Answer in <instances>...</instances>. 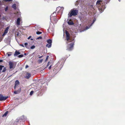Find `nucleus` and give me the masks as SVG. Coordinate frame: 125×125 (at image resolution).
<instances>
[{"label":"nucleus","mask_w":125,"mask_h":125,"mask_svg":"<svg viewBox=\"0 0 125 125\" xmlns=\"http://www.w3.org/2000/svg\"><path fill=\"white\" fill-rule=\"evenodd\" d=\"M78 13V11L77 10L72 9L68 14V17H71L73 16H76L77 15Z\"/></svg>","instance_id":"obj_1"},{"label":"nucleus","mask_w":125,"mask_h":125,"mask_svg":"<svg viewBox=\"0 0 125 125\" xmlns=\"http://www.w3.org/2000/svg\"><path fill=\"white\" fill-rule=\"evenodd\" d=\"M74 45V42H72L70 43L68 45L66 50L69 51L72 50L73 49Z\"/></svg>","instance_id":"obj_2"},{"label":"nucleus","mask_w":125,"mask_h":125,"mask_svg":"<svg viewBox=\"0 0 125 125\" xmlns=\"http://www.w3.org/2000/svg\"><path fill=\"white\" fill-rule=\"evenodd\" d=\"M9 68L13 69L15 67L16 64L13 62L9 61L8 62Z\"/></svg>","instance_id":"obj_3"},{"label":"nucleus","mask_w":125,"mask_h":125,"mask_svg":"<svg viewBox=\"0 0 125 125\" xmlns=\"http://www.w3.org/2000/svg\"><path fill=\"white\" fill-rule=\"evenodd\" d=\"M8 98V96L6 97L3 96L1 94L0 95V101H2L6 100Z\"/></svg>","instance_id":"obj_4"},{"label":"nucleus","mask_w":125,"mask_h":125,"mask_svg":"<svg viewBox=\"0 0 125 125\" xmlns=\"http://www.w3.org/2000/svg\"><path fill=\"white\" fill-rule=\"evenodd\" d=\"M9 27H7L6 28L2 36H4L8 32V30L9 29Z\"/></svg>","instance_id":"obj_5"},{"label":"nucleus","mask_w":125,"mask_h":125,"mask_svg":"<svg viewBox=\"0 0 125 125\" xmlns=\"http://www.w3.org/2000/svg\"><path fill=\"white\" fill-rule=\"evenodd\" d=\"M20 84V82L18 80H16L15 82V85L14 86V89H16V87L18 85Z\"/></svg>","instance_id":"obj_6"},{"label":"nucleus","mask_w":125,"mask_h":125,"mask_svg":"<svg viewBox=\"0 0 125 125\" xmlns=\"http://www.w3.org/2000/svg\"><path fill=\"white\" fill-rule=\"evenodd\" d=\"M66 40L67 41H68L69 40L70 38V34L69 33L67 32H66Z\"/></svg>","instance_id":"obj_7"},{"label":"nucleus","mask_w":125,"mask_h":125,"mask_svg":"<svg viewBox=\"0 0 125 125\" xmlns=\"http://www.w3.org/2000/svg\"><path fill=\"white\" fill-rule=\"evenodd\" d=\"M21 91V89L20 88L18 90L15 91L14 92V93L15 94H17L19 93H20Z\"/></svg>","instance_id":"obj_8"},{"label":"nucleus","mask_w":125,"mask_h":125,"mask_svg":"<svg viewBox=\"0 0 125 125\" xmlns=\"http://www.w3.org/2000/svg\"><path fill=\"white\" fill-rule=\"evenodd\" d=\"M55 68L53 69V71L54 72L58 71L59 69V68L58 67H57V64L55 65Z\"/></svg>","instance_id":"obj_9"},{"label":"nucleus","mask_w":125,"mask_h":125,"mask_svg":"<svg viewBox=\"0 0 125 125\" xmlns=\"http://www.w3.org/2000/svg\"><path fill=\"white\" fill-rule=\"evenodd\" d=\"M21 20V19L20 18H18L17 19L16 21V24L17 25H19L20 24V22Z\"/></svg>","instance_id":"obj_10"},{"label":"nucleus","mask_w":125,"mask_h":125,"mask_svg":"<svg viewBox=\"0 0 125 125\" xmlns=\"http://www.w3.org/2000/svg\"><path fill=\"white\" fill-rule=\"evenodd\" d=\"M68 23L70 25H71L74 24L73 22L71 20H70L68 22Z\"/></svg>","instance_id":"obj_11"},{"label":"nucleus","mask_w":125,"mask_h":125,"mask_svg":"<svg viewBox=\"0 0 125 125\" xmlns=\"http://www.w3.org/2000/svg\"><path fill=\"white\" fill-rule=\"evenodd\" d=\"M31 76V74H30L27 73L26 75V78L27 79H29Z\"/></svg>","instance_id":"obj_12"},{"label":"nucleus","mask_w":125,"mask_h":125,"mask_svg":"<svg viewBox=\"0 0 125 125\" xmlns=\"http://www.w3.org/2000/svg\"><path fill=\"white\" fill-rule=\"evenodd\" d=\"M12 8L16 10L17 9L16 4H13L12 6Z\"/></svg>","instance_id":"obj_13"},{"label":"nucleus","mask_w":125,"mask_h":125,"mask_svg":"<svg viewBox=\"0 0 125 125\" xmlns=\"http://www.w3.org/2000/svg\"><path fill=\"white\" fill-rule=\"evenodd\" d=\"M20 53L19 51H16L14 54V56H16L17 55H19Z\"/></svg>","instance_id":"obj_14"},{"label":"nucleus","mask_w":125,"mask_h":125,"mask_svg":"<svg viewBox=\"0 0 125 125\" xmlns=\"http://www.w3.org/2000/svg\"><path fill=\"white\" fill-rule=\"evenodd\" d=\"M47 42L49 44H52V41L51 39H48L47 41Z\"/></svg>","instance_id":"obj_15"},{"label":"nucleus","mask_w":125,"mask_h":125,"mask_svg":"<svg viewBox=\"0 0 125 125\" xmlns=\"http://www.w3.org/2000/svg\"><path fill=\"white\" fill-rule=\"evenodd\" d=\"M95 21V20H93V22L91 24V25L89 26V27H88V26H86V27H85V29H86V30H87L88 29H89L90 27V26H91L92 25V24H93V23H94V21Z\"/></svg>","instance_id":"obj_16"},{"label":"nucleus","mask_w":125,"mask_h":125,"mask_svg":"<svg viewBox=\"0 0 125 125\" xmlns=\"http://www.w3.org/2000/svg\"><path fill=\"white\" fill-rule=\"evenodd\" d=\"M8 111H6L5 113L2 116L4 117V116H6L7 115L8 113Z\"/></svg>","instance_id":"obj_17"},{"label":"nucleus","mask_w":125,"mask_h":125,"mask_svg":"<svg viewBox=\"0 0 125 125\" xmlns=\"http://www.w3.org/2000/svg\"><path fill=\"white\" fill-rule=\"evenodd\" d=\"M52 44H47L46 45V47H48V48L51 47V46Z\"/></svg>","instance_id":"obj_18"},{"label":"nucleus","mask_w":125,"mask_h":125,"mask_svg":"<svg viewBox=\"0 0 125 125\" xmlns=\"http://www.w3.org/2000/svg\"><path fill=\"white\" fill-rule=\"evenodd\" d=\"M43 60L42 59L41 60L39 59L38 60V62L39 63H41L42 62Z\"/></svg>","instance_id":"obj_19"},{"label":"nucleus","mask_w":125,"mask_h":125,"mask_svg":"<svg viewBox=\"0 0 125 125\" xmlns=\"http://www.w3.org/2000/svg\"><path fill=\"white\" fill-rule=\"evenodd\" d=\"M101 1L100 0H98L96 3L97 5H99L100 4Z\"/></svg>","instance_id":"obj_20"},{"label":"nucleus","mask_w":125,"mask_h":125,"mask_svg":"<svg viewBox=\"0 0 125 125\" xmlns=\"http://www.w3.org/2000/svg\"><path fill=\"white\" fill-rule=\"evenodd\" d=\"M6 68L5 67H4L3 68V70L2 71V72H4L6 71Z\"/></svg>","instance_id":"obj_21"},{"label":"nucleus","mask_w":125,"mask_h":125,"mask_svg":"<svg viewBox=\"0 0 125 125\" xmlns=\"http://www.w3.org/2000/svg\"><path fill=\"white\" fill-rule=\"evenodd\" d=\"M53 20L54 21L56 22L57 21V19H56V17H53Z\"/></svg>","instance_id":"obj_22"},{"label":"nucleus","mask_w":125,"mask_h":125,"mask_svg":"<svg viewBox=\"0 0 125 125\" xmlns=\"http://www.w3.org/2000/svg\"><path fill=\"white\" fill-rule=\"evenodd\" d=\"M3 1L6 2L12 1L13 0H3Z\"/></svg>","instance_id":"obj_23"},{"label":"nucleus","mask_w":125,"mask_h":125,"mask_svg":"<svg viewBox=\"0 0 125 125\" xmlns=\"http://www.w3.org/2000/svg\"><path fill=\"white\" fill-rule=\"evenodd\" d=\"M42 33V32L39 31H37L36 32V34L39 35L41 34Z\"/></svg>","instance_id":"obj_24"},{"label":"nucleus","mask_w":125,"mask_h":125,"mask_svg":"<svg viewBox=\"0 0 125 125\" xmlns=\"http://www.w3.org/2000/svg\"><path fill=\"white\" fill-rule=\"evenodd\" d=\"M4 67V66L0 65V71H1L3 67Z\"/></svg>","instance_id":"obj_25"},{"label":"nucleus","mask_w":125,"mask_h":125,"mask_svg":"<svg viewBox=\"0 0 125 125\" xmlns=\"http://www.w3.org/2000/svg\"><path fill=\"white\" fill-rule=\"evenodd\" d=\"M23 56V55L22 54L18 56V57L19 58H21Z\"/></svg>","instance_id":"obj_26"},{"label":"nucleus","mask_w":125,"mask_h":125,"mask_svg":"<svg viewBox=\"0 0 125 125\" xmlns=\"http://www.w3.org/2000/svg\"><path fill=\"white\" fill-rule=\"evenodd\" d=\"M49 57V56L48 55H47L46 56V59L45 61V62H46L48 60Z\"/></svg>","instance_id":"obj_27"},{"label":"nucleus","mask_w":125,"mask_h":125,"mask_svg":"<svg viewBox=\"0 0 125 125\" xmlns=\"http://www.w3.org/2000/svg\"><path fill=\"white\" fill-rule=\"evenodd\" d=\"M8 10V7L7 6L5 9V11H7Z\"/></svg>","instance_id":"obj_28"},{"label":"nucleus","mask_w":125,"mask_h":125,"mask_svg":"<svg viewBox=\"0 0 125 125\" xmlns=\"http://www.w3.org/2000/svg\"><path fill=\"white\" fill-rule=\"evenodd\" d=\"M33 91H31L30 92V95H31L33 94Z\"/></svg>","instance_id":"obj_29"},{"label":"nucleus","mask_w":125,"mask_h":125,"mask_svg":"<svg viewBox=\"0 0 125 125\" xmlns=\"http://www.w3.org/2000/svg\"><path fill=\"white\" fill-rule=\"evenodd\" d=\"M51 62H48V64H47V66H48L50 65H51Z\"/></svg>","instance_id":"obj_30"},{"label":"nucleus","mask_w":125,"mask_h":125,"mask_svg":"<svg viewBox=\"0 0 125 125\" xmlns=\"http://www.w3.org/2000/svg\"><path fill=\"white\" fill-rule=\"evenodd\" d=\"M35 48V46L34 45H33L31 46V49H33Z\"/></svg>","instance_id":"obj_31"},{"label":"nucleus","mask_w":125,"mask_h":125,"mask_svg":"<svg viewBox=\"0 0 125 125\" xmlns=\"http://www.w3.org/2000/svg\"><path fill=\"white\" fill-rule=\"evenodd\" d=\"M11 55V54L10 52L8 53V56H9Z\"/></svg>","instance_id":"obj_32"},{"label":"nucleus","mask_w":125,"mask_h":125,"mask_svg":"<svg viewBox=\"0 0 125 125\" xmlns=\"http://www.w3.org/2000/svg\"><path fill=\"white\" fill-rule=\"evenodd\" d=\"M42 37H38L37 38V39H42Z\"/></svg>","instance_id":"obj_33"},{"label":"nucleus","mask_w":125,"mask_h":125,"mask_svg":"<svg viewBox=\"0 0 125 125\" xmlns=\"http://www.w3.org/2000/svg\"><path fill=\"white\" fill-rule=\"evenodd\" d=\"M51 67H52V65H50V66L49 67L48 69L50 70V69L51 68Z\"/></svg>","instance_id":"obj_34"},{"label":"nucleus","mask_w":125,"mask_h":125,"mask_svg":"<svg viewBox=\"0 0 125 125\" xmlns=\"http://www.w3.org/2000/svg\"><path fill=\"white\" fill-rule=\"evenodd\" d=\"M28 44L27 43H25L24 44V45H25V46H27Z\"/></svg>","instance_id":"obj_35"},{"label":"nucleus","mask_w":125,"mask_h":125,"mask_svg":"<svg viewBox=\"0 0 125 125\" xmlns=\"http://www.w3.org/2000/svg\"><path fill=\"white\" fill-rule=\"evenodd\" d=\"M22 119V117H21L19 119V120H21Z\"/></svg>","instance_id":"obj_36"},{"label":"nucleus","mask_w":125,"mask_h":125,"mask_svg":"<svg viewBox=\"0 0 125 125\" xmlns=\"http://www.w3.org/2000/svg\"><path fill=\"white\" fill-rule=\"evenodd\" d=\"M20 46H22L23 47H24V46L23 45V44H20Z\"/></svg>","instance_id":"obj_37"},{"label":"nucleus","mask_w":125,"mask_h":125,"mask_svg":"<svg viewBox=\"0 0 125 125\" xmlns=\"http://www.w3.org/2000/svg\"><path fill=\"white\" fill-rule=\"evenodd\" d=\"M28 67H29L27 65H26V66L25 68H27Z\"/></svg>","instance_id":"obj_38"},{"label":"nucleus","mask_w":125,"mask_h":125,"mask_svg":"<svg viewBox=\"0 0 125 125\" xmlns=\"http://www.w3.org/2000/svg\"><path fill=\"white\" fill-rule=\"evenodd\" d=\"M42 57H43V56H40L39 57V58H41Z\"/></svg>","instance_id":"obj_39"},{"label":"nucleus","mask_w":125,"mask_h":125,"mask_svg":"<svg viewBox=\"0 0 125 125\" xmlns=\"http://www.w3.org/2000/svg\"><path fill=\"white\" fill-rule=\"evenodd\" d=\"M31 36H30L29 37H28V39H30V38H31Z\"/></svg>","instance_id":"obj_40"},{"label":"nucleus","mask_w":125,"mask_h":125,"mask_svg":"<svg viewBox=\"0 0 125 125\" xmlns=\"http://www.w3.org/2000/svg\"><path fill=\"white\" fill-rule=\"evenodd\" d=\"M3 62V60H0V62Z\"/></svg>","instance_id":"obj_41"},{"label":"nucleus","mask_w":125,"mask_h":125,"mask_svg":"<svg viewBox=\"0 0 125 125\" xmlns=\"http://www.w3.org/2000/svg\"><path fill=\"white\" fill-rule=\"evenodd\" d=\"M52 15H51V18L52 19Z\"/></svg>","instance_id":"obj_42"},{"label":"nucleus","mask_w":125,"mask_h":125,"mask_svg":"<svg viewBox=\"0 0 125 125\" xmlns=\"http://www.w3.org/2000/svg\"><path fill=\"white\" fill-rule=\"evenodd\" d=\"M93 6L92 5H91V8H92V7H93Z\"/></svg>","instance_id":"obj_43"},{"label":"nucleus","mask_w":125,"mask_h":125,"mask_svg":"<svg viewBox=\"0 0 125 125\" xmlns=\"http://www.w3.org/2000/svg\"><path fill=\"white\" fill-rule=\"evenodd\" d=\"M33 40V39H31V40Z\"/></svg>","instance_id":"obj_44"},{"label":"nucleus","mask_w":125,"mask_h":125,"mask_svg":"<svg viewBox=\"0 0 125 125\" xmlns=\"http://www.w3.org/2000/svg\"><path fill=\"white\" fill-rule=\"evenodd\" d=\"M54 12H54L52 14H54Z\"/></svg>","instance_id":"obj_45"},{"label":"nucleus","mask_w":125,"mask_h":125,"mask_svg":"<svg viewBox=\"0 0 125 125\" xmlns=\"http://www.w3.org/2000/svg\"><path fill=\"white\" fill-rule=\"evenodd\" d=\"M0 73H1V71H0Z\"/></svg>","instance_id":"obj_46"},{"label":"nucleus","mask_w":125,"mask_h":125,"mask_svg":"<svg viewBox=\"0 0 125 125\" xmlns=\"http://www.w3.org/2000/svg\"><path fill=\"white\" fill-rule=\"evenodd\" d=\"M38 56H40L39 55H38Z\"/></svg>","instance_id":"obj_47"},{"label":"nucleus","mask_w":125,"mask_h":125,"mask_svg":"<svg viewBox=\"0 0 125 125\" xmlns=\"http://www.w3.org/2000/svg\"><path fill=\"white\" fill-rule=\"evenodd\" d=\"M120 0H119V1H120Z\"/></svg>","instance_id":"obj_48"}]
</instances>
